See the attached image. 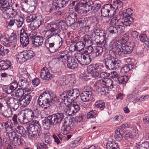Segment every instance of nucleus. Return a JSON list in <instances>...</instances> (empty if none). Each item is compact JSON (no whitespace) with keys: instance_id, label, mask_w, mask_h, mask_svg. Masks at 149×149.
<instances>
[{"instance_id":"39448f33","label":"nucleus","mask_w":149,"mask_h":149,"mask_svg":"<svg viewBox=\"0 0 149 149\" xmlns=\"http://www.w3.org/2000/svg\"><path fill=\"white\" fill-rule=\"evenodd\" d=\"M113 46L117 48L119 50L125 54H130L132 52L134 47V44L131 42L126 45L121 41L115 42L113 44Z\"/></svg>"},{"instance_id":"423d86ee","label":"nucleus","mask_w":149,"mask_h":149,"mask_svg":"<svg viewBox=\"0 0 149 149\" xmlns=\"http://www.w3.org/2000/svg\"><path fill=\"white\" fill-rule=\"evenodd\" d=\"M102 59L105 60V64L107 69L110 70H115L118 68L121 65L120 60L117 58H115L113 56H109L106 58H103Z\"/></svg>"},{"instance_id":"f704fd0d","label":"nucleus","mask_w":149,"mask_h":149,"mask_svg":"<svg viewBox=\"0 0 149 149\" xmlns=\"http://www.w3.org/2000/svg\"><path fill=\"white\" fill-rule=\"evenodd\" d=\"M65 91L60 94L58 97L57 102L63 103V102H68V99L67 97V94Z\"/></svg>"},{"instance_id":"de8ad7c7","label":"nucleus","mask_w":149,"mask_h":149,"mask_svg":"<svg viewBox=\"0 0 149 149\" xmlns=\"http://www.w3.org/2000/svg\"><path fill=\"white\" fill-rule=\"evenodd\" d=\"M139 149H149V142L145 141L138 144Z\"/></svg>"},{"instance_id":"b1692460","label":"nucleus","mask_w":149,"mask_h":149,"mask_svg":"<svg viewBox=\"0 0 149 149\" xmlns=\"http://www.w3.org/2000/svg\"><path fill=\"white\" fill-rule=\"evenodd\" d=\"M31 100V96L30 95H27L24 97L19 99V103L22 107H26L29 104Z\"/></svg>"},{"instance_id":"f3484780","label":"nucleus","mask_w":149,"mask_h":149,"mask_svg":"<svg viewBox=\"0 0 149 149\" xmlns=\"http://www.w3.org/2000/svg\"><path fill=\"white\" fill-rule=\"evenodd\" d=\"M125 28L121 25H117L115 26H110L108 29L109 32L112 35H118L123 32Z\"/></svg>"},{"instance_id":"13d9d810","label":"nucleus","mask_w":149,"mask_h":149,"mask_svg":"<svg viewBox=\"0 0 149 149\" xmlns=\"http://www.w3.org/2000/svg\"><path fill=\"white\" fill-rule=\"evenodd\" d=\"M139 38L141 41L145 44H148V39L145 34L140 35Z\"/></svg>"},{"instance_id":"1a4fd4ad","label":"nucleus","mask_w":149,"mask_h":149,"mask_svg":"<svg viewBox=\"0 0 149 149\" xmlns=\"http://www.w3.org/2000/svg\"><path fill=\"white\" fill-rule=\"evenodd\" d=\"M0 99L1 101L5 102L7 105L10 107L11 111L13 112L18 110L19 104L17 99L11 97H8L6 100L3 98Z\"/></svg>"},{"instance_id":"a878e982","label":"nucleus","mask_w":149,"mask_h":149,"mask_svg":"<svg viewBox=\"0 0 149 149\" xmlns=\"http://www.w3.org/2000/svg\"><path fill=\"white\" fill-rule=\"evenodd\" d=\"M44 23L43 20L41 18L37 17L34 21L33 22H32L31 24V26L33 30H35L38 29Z\"/></svg>"},{"instance_id":"6ab92c4d","label":"nucleus","mask_w":149,"mask_h":149,"mask_svg":"<svg viewBox=\"0 0 149 149\" xmlns=\"http://www.w3.org/2000/svg\"><path fill=\"white\" fill-rule=\"evenodd\" d=\"M20 41L22 46L26 47L29 43V38L24 29L22 30L20 34Z\"/></svg>"},{"instance_id":"49530a36","label":"nucleus","mask_w":149,"mask_h":149,"mask_svg":"<svg viewBox=\"0 0 149 149\" xmlns=\"http://www.w3.org/2000/svg\"><path fill=\"white\" fill-rule=\"evenodd\" d=\"M69 81V79L65 76H63L60 78V82L62 86L68 85Z\"/></svg>"},{"instance_id":"4c0bfd02","label":"nucleus","mask_w":149,"mask_h":149,"mask_svg":"<svg viewBox=\"0 0 149 149\" xmlns=\"http://www.w3.org/2000/svg\"><path fill=\"white\" fill-rule=\"evenodd\" d=\"M87 71L88 73L92 74L94 76L98 77L99 76L98 73L96 72L94 66L92 65H89L88 66Z\"/></svg>"},{"instance_id":"9b49d317","label":"nucleus","mask_w":149,"mask_h":149,"mask_svg":"<svg viewBox=\"0 0 149 149\" xmlns=\"http://www.w3.org/2000/svg\"><path fill=\"white\" fill-rule=\"evenodd\" d=\"M70 105H68L66 106L64 110V113L67 116H72L74 115V113H77L80 109V108L78 104L75 102L70 103Z\"/></svg>"},{"instance_id":"09e8293b","label":"nucleus","mask_w":149,"mask_h":149,"mask_svg":"<svg viewBox=\"0 0 149 149\" xmlns=\"http://www.w3.org/2000/svg\"><path fill=\"white\" fill-rule=\"evenodd\" d=\"M24 19L22 17H20L17 19H15V24L18 28H21L23 24Z\"/></svg>"},{"instance_id":"680f3d73","label":"nucleus","mask_w":149,"mask_h":149,"mask_svg":"<svg viewBox=\"0 0 149 149\" xmlns=\"http://www.w3.org/2000/svg\"><path fill=\"white\" fill-rule=\"evenodd\" d=\"M72 90H67L65 91V92L67 94V99H68V102L71 103L72 102L71 100V98L72 96V93H72Z\"/></svg>"},{"instance_id":"f257e3e1","label":"nucleus","mask_w":149,"mask_h":149,"mask_svg":"<svg viewBox=\"0 0 149 149\" xmlns=\"http://www.w3.org/2000/svg\"><path fill=\"white\" fill-rule=\"evenodd\" d=\"M59 33L54 34L49 39H47L45 46L51 52L54 53L57 50L62 43V39L60 37Z\"/></svg>"},{"instance_id":"f8f14e48","label":"nucleus","mask_w":149,"mask_h":149,"mask_svg":"<svg viewBox=\"0 0 149 149\" xmlns=\"http://www.w3.org/2000/svg\"><path fill=\"white\" fill-rule=\"evenodd\" d=\"M75 58L81 65H83L89 64L91 61V58L88 55L79 53L75 55Z\"/></svg>"},{"instance_id":"7c9ffc66","label":"nucleus","mask_w":149,"mask_h":149,"mask_svg":"<svg viewBox=\"0 0 149 149\" xmlns=\"http://www.w3.org/2000/svg\"><path fill=\"white\" fill-rule=\"evenodd\" d=\"M9 68H11V64L10 62L3 61H0V70H5Z\"/></svg>"},{"instance_id":"864d4df0","label":"nucleus","mask_w":149,"mask_h":149,"mask_svg":"<svg viewBox=\"0 0 149 149\" xmlns=\"http://www.w3.org/2000/svg\"><path fill=\"white\" fill-rule=\"evenodd\" d=\"M9 38H8L6 35L2 38V40H1V42L5 46L7 47H9Z\"/></svg>"},{"instance_id":"3c124183","label":"nucleus","mask_w":149,"mask_h":149,"mask_svg":"<svg viewBox=\"0 0 149 149\" xmlns=\"http://www.w3.org/2000/svg\"><path fill=\"white\" fill-rule=\"evenodd\" d=\"M4 106L2 104L0 103V119L3 121H4V120H5L6 118H7L9 117V116L7 115H5L4 113L1 112L2 111V108Z\"/></svg>"},{"instance_id":"6e6d98bb","label":"nucleus","mask_w":149,"mask_h":149,"mask_svg":"<svg viewBox=\"0 0 149 149\" xmlns=\"http://www.w3.org/2000/svg\"><path fill=\"white\" fill-rule=\"evenodd\" d=\"M94 49H93L92 47L90 46H88V48H87V50L85 51L87 53L85 54L86 55H88L90 56V57L92 58V56H93L94 54Z\"/></svg>"},{"instance_id":"c9c22d12","label":"nucleus","mask_w":149,"mask_h":149,"mask_svg":"<svg viewBox=\"0 0 149 149\" xmlns=\"http://www.w3.org/2000/svg\"><path fill=\"white\" fill-rule=\"evenodd\" d=\"M123 5V3L120 1L116 0L114 1L112 6L114 12L117 9L121 8Z\"/></svg>"},{"instance_id":"c85d7f7f","label":"nucleus","mask_w":149,"mask_h":149,"mask_svg":"<svg viewBox=\"0 0 149 149\" xmlns=\"http://www.w3.org/2000/svg\"><path fill=\"white\" fill-rule=\"evenodd\" d=\"M134 20L132 17L128 16L126 18H123L121 20V22L123 23L124 27L130 26V25L133 23Z\"/></svg>"},{"instance_id":"a19ab883","label":"nucleus","mask_w":149,"mask_h":149,"mask_svg":"<svg viewBox=\"0 0 149 149\" xmlns=\"http://www.w3.org/2000/svg\"><path fill=\"white\" fill-rule=\"evenodd\" d=\"M85 45H86L82 41H80L77 42L75 45L76 51H80L83 50Z\"/></svg>"},{"instance_id":"5fc2aeb1","label":"nucleus","mask_w":149,"mask_h":149,"mask_svg":"<svg viewBox=\"0 0 149 149\" xmlns=\"http://www.w3.org/2000/svg\"><path fill=\"white\" fill-rule=\"evenodd\" d=\"M114 136L115 139L117 141H119L123 139L122 135L120 132V129H117V131L115 132Z\"/></svg>"},{"instance_id":"dca6fc26","label":"nucleus","mask_w":149,"mask_h":149,"mask_svg":"<svg viewBox=\"0 0 149 149\" xmlns=\"http://www.w3.org/2000/svg\"><path fill=\"white\" fill-rule=\"evenodd\" d=\"M101 11L102 16L108 15L111 16L112 15L114 14V12L111 4H108L103 6L102 8Z\"/></svg>"},{"instance_id":"20e7f679","label":"nucleus","mask_w":149,"mask_h":149,"mask_svg":"<svg viewBox=\"0 0 149 149\" xmlns=\"http://www.w3.org/2000/svg\"><path fill=\"white\" fill-rule=\"evenodd\" d=\"M58 58L62 59L63 61L67 60V66L68 68L72 69L77 68L78 64L76 60L71 57L67 51L60 52L58 56Z\"/></svg>"},{"instance_id":"e2e57ef3","label":"nucleus","mask_w":149,"mask_h":149,"mask_svg":"<svg viewBox=\"0 0 149 149\" xmlns=\"http://www.w3.org/2000/svg\"><path fill=\"white\" fill-rule=\"evenodd\" d=\"M15 96L17 97H22L24 95V91L22 89L18 88L15 91Z\"/></svg>"},{"instance_id":"e433bc0d","label":"nucleus","mask_w":149,"mask_h":149,"mask_svg":"<svg viewBox=\"0 0 149 149\" xmlns=\"http://www.w3.org/2000/svg\"><path fill=\"white\" fill-rule=\"evenodd\" d=\"M6 136L7 139H9L10 141H14L15 140V138L18 136V135L15 132H6Z\"/></svg>"},{"instance_id":"bb28decb","label":"nucleus","mask_w":149,"mask_h":149,"mask_svg":"<svg viewBox=\"0 0 149 149\" xmlns=\"http://www.w3.org/2000/svg\"><path fill=\"white\" fill-rule=\"evenodd\" d=\"M100 84L104 86L106 89H112L113 87V83L112 80L110 79H107V80L101 79L100 80Z\"/></svg>"},{"instance_id":"393cba45","label":"nucleus","mask_w":149,"mask_h":149,"mask_svg":"<svg viewBox=\"0 0 149 149\" xmlns=\"http://www.w3.org/2000/svg\"><path fill=\"white\" fill-rule=\"evenodd\" d=\"M12 131L15 132V133L17 132L23 137H26L27 134L25 129L19 124L14 127Z\"/></svg>"},{"instance_id":"4d7b16f0","label":"nucleus","mask_w":149,"mask_h":149,"mask_svg":"<svg viewBox=\"0 0 149 149\" xmlns=\"http://www.w3.org/2000/svg\"><path fill=\"white\" fill-rule=\"evenodd\" d=\"M63 103L56 102V106L57 109L58 111V113H62L61 112L64 110V107L63 106Z\"/></svg>"},{"instance_id":"5701e85b","label":"nucleus","mask_w":149,"mask_h":149,"mask_svg":"<svg viewBox=\"0 0 149 149\" xmlns=\"http://www.w3.org/2000/svg\"><path fill=\"white\" fill-rule=\"evenodd\" d=\"M9 40L10 49L14 50L17 45V38L16 35L14 33H12L9 37Z\"/></svg>"},{"instance_id":"f03ea898","label":"nucleus","mask_w":149,"mask_h":149,"mask_svg":"<svg viewBox=\"0 0 149 149\" xmlns=\"http://www.w3.org/2000/svg\"><path fill=\"white\" fill-rule=\"evenodd\" d=\"M28 137L30 139L37 138L41 133V128L39 122L36 120H33L26 127Z\"/></svg>"},{"instance_id":"473e14b6","label":"nucleus","mask_w":149,"mask_h":149,"mask_svg":"<svg viewBox=\"0 0 149 149\" xmlns=\"http://www.w3.org/2000/svg\"><path fill=\"white\" fill-rule=\"evenodd\" d=\"M86 21L85 18H81L79 19L77 23H74L73 25H72V28L74 30L76 29L77 28L80 27H82L83 24L86 23Z\"/></svg>"},{"instance_id":"774afa93","label":"nucleus","mask_w":149,"mask_h":149,"mask_svg":"<svg viewBox=\"0 0 149 149\" xmlns=\"http://www.w3.org/2000/svg\"><path fill=\"white\" fill-rule=\"evenodd\" d=\"M15 90L14 89L9 85L5 89V91L7 94H9L11 93Z\"/></svg>"},{"instance_id":"6e6552de","label":"nucleus","mask_w":149,"mask_h":149,"mask_svg":"<svg viewBox=\"0 0 149 149\" xmlns=\"http://www.w3.org/2000/svg\"><path fill=\"white\" fill-rule=\"evenodd\" d=\"M47 30L44 34V37L49 39L54 34L60 33L61 29V26L56 24H48L47 26Z\"/></svg>"},{"instance_id":"2f4dec72","label":"nucleus","mask_w":149,"mask_h":149,"mask_svg":"<svg viewBox=\"0 0 149 149\" xmlns=\"http://www.w3.org/2000/svg\"><path fill=\"white\" fill-rule=\"evenodd\" d=\"M106 149H120L118 144L114 141H109L106 144Z\"/></svg>"},{"instance_id":"4be33fe9","label":"nucleus","mask_w":149,"mask_h":149,"mask_svg":"<svg viewBox=\"0 0 149 149\" xmlns=\"http://www.w3.org/2000/svg\"><path fill=\"white\" fill-rule=\"evenodd\" d=\"M40 77L43 80L49 81L52 77V75L50 74L49 70L46 67H44L41 70Z\"/></svg>"},{"instance_id":"ddd939ff","label":"nucleus","mask_w":149,"mask_h":149,"mask_svg":"<svg viewBox=\"0 0 149 149\" xmlns=\"http://www.w3.org/2000/svg\"><path fill=\"white\" fill-rule=\"evenodd\" d=\"M27 74H28L25 72L20 75L19 84L22 88L27 89L29 87V83L31 81V77Z\"/></svg>"},{"instance_id":"69168bd1","label":"nucleus","mask_w":149,"mask_h":149,"mask_svg":"<svg viewBox=\"0 0 149 149\" xmlns=\"http://www.w3.org/2000/svg\"><path fill=\"white\" fill-rule=\"evenodd\" d=\"M64 132L63 134H67L69 133L71 129V127L70 125H66L65 124L64 125Z\"/></svg>"},{"instance_id":"0e129e2a","label":"nucleus","mask_w":149,"mask_h":149,"mask_svg":"<svg viewBox=\"0 0 149 149\" xmlns=\"http://www.w3.org/2000/svg\"><path fill=\"white\" fill-rule=\"evenodd\" d=\"M29 6L30 5L26 2H22L21 4L22 10L26 12L29 7Z\"/></svg>"},{"instance_id":"052dcab7","label":"nucleus","mask_w":149,"mask_h":149,"mask_svg":"<svg viewBox=\"0 0 149 149\" xmlns=\"http://www.w3.org/2000/svg\"><path fill=\"white\" fill-rule=\"evenodd\" d=\"M110 75V73H108L105 72H102L100 73L99 76L101 78H104V79H107L108 77Z\"/></svg>"},{"instance_id":"bf43d9fd","label":"nucleus","mask_w":149,"mask_h":149,"mask_svg":"<svg viewBox=\"0 0 149 149\" xmlns=\"http://www.w3.org/2000/svg\"><path fill=\"white\" fill-rule=\"evenodd\" d=\"M105 103L102 101H97L95 103V106L97 108L103 109L105 107Z\"/></svg>"},{"instance_id":"a211bd4d","label":"nucleus","mask_w":149,"mask_h":149,"mask_svg":"<svg viewBox=\"0 0 149 149\" xmlns=\"http://www.w3.org/2000/svg\"><path fill=\"white\" fill-rule=\"evenodd\" d=\"M81 100L83 102L94 101V95L91 91H84L80 94Z\"/></svg>"},{"instance_id":"0eeeda50","label":"nucleus","mask_w":149,"mask_h":149,"mask_svg":"<svg viewBox=\"0 0 149 149\" xmlns=\"http://www.w3.org/2000/svg\"><path fill=\"white\" fill-rule=\"evenodd\" d=\"M63 113H57L45 118V123L49 125H54L60 124L64 119Z\"/></svg>"},{"instance_id":"603ef678","label":"nucleus","mask_w":149,"mask_h":149,"mask_svg":"<svg viewBox=\"0 0 149 149\" xmlns=\"http://www.w3.org/2000/svg\"><path fill=\"white\" fill-rule=\"evenodd\" d=\"M50 134L49 132L45 134L43 143L46 144H50L52 142L51 139L49 136Z\"/></svg>"},{"instance_id":"2eb2a0df","label":"nucleus","mask_w":149,"mask_h":149,"mask_svg":"<svg viewBox=\"0 0 149 149\" xmlns=\"http://www.w3.org/2000/svg\"><path fill=\"white\" fill-rule=\"evenodd\" d=\"M67 1L65 0H53L52 6L49 9V12L54 10H58L60 8L65 6L68 4Z\"/></svg>"},{"instance_id":"58836bf2","label":"nucleus","mask_w":149,"mask_h":149,"mask_svg":"<svg viewBox=\"0 0 149 149\" xmlns=\"http://www.w3.org/2000/svg\"><path fill=\"white\" fill-rule=\"evenodd\" d=\"M24 115L25 118L26 117L27 118V119L32 120L34 117L32 111L30 109H27L25 110Z\"/></svg>"},{"instance_id":"8fccbe9b","label":"nucleus","mask_w":149,"mask_h":149,"mask_svg":"<svg viewBox=\"0 0 149 149\" xmlns=\"http://www.w3.org/2000/svg\"><path fill=\"white\" fill-rule=\"evenodd\" d=\"M90 37L89 36L87 35H85L81 38L82 41L86 45H88L91 42L90 40Z\"/></svg>"},{"instance_id":"ea45409f","label":"nucleus","mask_w":149,"mask_h":149,"mask_svg":"<svg viewBox=\"0 0 149 149\" xmlns=\"http://www.w3.org/2000/svg\"><path fill=\"white\" fill-rule=\"evenodd\" d=\"M3 123L5 128L6 130L10 129L12 131H13L14 127L12 124L11 120L8 119L7 120H6Z\"/></svg>"},{"instance_id":"a18cd8bd","label":"nucleus","mask_w":149,"mask_h":149,"mask_svg":"<svg viewBox=\"0 0 149 149\" xmlns=\"http://www.w3.org/2000/svg\"><path fill=\"white\" fill-rule=\"evenodd\" d=\"M71 93H72L71 98L72 102H73L74 100L77 98L79 96V90L77 89H72V92Z\"/></svg>"},{"instance_id":"37998d69","label":"nucleus","mask_w":149,"mask_h":149,"mask_svg":"<svg viewBox=\"0 0 149 149\" xmlns=\"http://www.w3.org/2000/svg\"><path fill=\"white\" fill-rule=\"evenodd\" d=\"M132 68L131 64L126 65L122 68L120 71L122 73L125 74L128 72Z\"/></svg>"},{"instance_id":"c03bdc74","label":"nucleus","mask_w":149,"mask_h":149,"mask_svg":"<svg viewBox=\"0 0 149 149\" xmlns=\"http://www.w3.org/2000/svg\"><path fill=\"white\" fill-rule=\"evenodd\" d=\"M96 72L100 73L103 70V67L101 64L96 63L93 65ZM99 76V75L98 77Z\"/></svg>"},{"instance_id":"aec40b11","label":"nucleus","mask_w":149,"mask_h":149,"mask_svg":"<svg viewBox=\"0 0 149 149\" xmlns=\"http://www.w3.org/2000/svg\"><path fill=\"white\" fill-rule=\"evenodd\" d=\"M77 16L76 13L74 12L70 14L65 18V22L68 26H70L72 28V25L75 22V19L77 20Z\"/></svg>"},{"instance_id":"7ed1b4c3","label":"nucleus","mask_w":149,"mask_h":149,"mask_svg":"<svg viewBox=\"0 0 149 149\" xmlns=\"http://www.w3.org/2000/svg\"><path fill=\"white\" fill-rule=\"evenodd\" d=\"M54 102L53 97L47 91L41 93L38 100L39 105L45 109L52 105Z\"/></svg>"},{"instance_id":"4468645a","label":"nucleus","mask_w":149,"mask_h":149,"mask_svg":"<svg viewBox=\"0 0 149 149\" xmlns=\"http://www.w3.org/2000/svg\"><path fill=\"white\" fill-rule=\"evenodd\" d=\"M35 55V54L32 50H26L20 53L19 54L17 58L20 61L23 62L26 60L32 58Z\"/></svg>"},{"instance_id":"cd10ccee","label":"nucleus","mask_w":149,"mask_h":149,"mask_svg":"<svg viewBox=\"0 0 149 149\" xmlns=\"http://www.w3.org/2000/svg\"><path fill=\"white\" fill-rule=\"evenodd\" d=\"M103 52V49L101 47L97 46L94 50L93 56H92V58H94L96 57H100L102 56Z\"/></svg>"},{"instance_id":"79ce46f5","label":"nucleus","mask_w":149,"mask_h":149,"mask_svg":"<svg viewBox=\"0 0 149 149\" xmlns=\"http://www.w3.org/2000/svg\"><path fill=\"white\" fill-rule=\"evenodd\" d=\"M128 78L127 76H122L117 79L116 81L119 84H126L128 81Z\"/></svg>"},{"instance_id":"338daca9","label":"nucleus","mask_w":149,"mask_h":149,"mask_svg":"<svg viewBox=\"0 0 149 149\" xmlns=\"http://www.w3.org/2000/svg\"><path fill=\"white\" fill-rule=\"evenodd\" d=\"M37 17H36L35 15H30L26 17V21L28 22H33Z\"/></svg>"},{"instance_id":"72a5a7b5","label":"nucleus","mask_w":149,"mask_h":149,"mask_svg":"<svg viewBox=\"0 0 149 149\" xmlns=\"http://www.w3.org/2000/svg\"><path fill=\"white\" fill-rule=\"evenodd\" d=\"M92 36H102L104 38L106 36V34L104 31L99 29H95L92 32Z\"/></svg>"},{"instance_id":"412c9836","label":"nucleus","mask_w":149,"mask_h":149,"mask_svg":"<svg viewBox=\"0 0 149 149\" xmlns=\"http://www.w3.org/2000/svg\"><path fill=\"white\" fill-rule=\"evenodd\" d=\"M12 3V0H0V13L9 9Z\"/></svg>"},{"instance_id":"9d476101","label":"nucleus","mask_w":149,"mask_h":149,"mask_svg":"<svg viewBox=\"0 0 149 149\" xmlns=\"http://www.w3.org/2000/svg\"><path fill=\"white\" fill-rule=\"evenodd\" d=\"M84 2H81L79 3V5L80 6L84 7L85 8L84 10L82 9H81L80 8H78L77 6V8H75V11L78 13H81V12L82 13L84 10L86 12L89 11L91 10L93 8V3L91 0H83Z\"/></svg>"},{"instance_id":"c756f323","label":"nucleus","mask_w":149,"mask_h":149,"mask_svg":"<svg viewBox=\"0 0 149 149\" xmlns=\"http://www.w3.org/2000/svg\"><path fill=\"white\" fill-rule=\"evenodd\" d=\"M32 41L34 46L38 47L42 45L43 44V39L42 37L38 36Z\"/></svg>"}]
</instances>
